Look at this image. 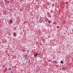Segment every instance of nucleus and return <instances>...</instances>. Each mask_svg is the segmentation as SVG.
Here are the masks:
<instances>
[{
	"mask_svg": "<svg viewBox=\"0 0 73 73\" xmlns=\"http://www.w3.org/2000/svg\"><path fill=\"white\" fill-rule=\"evenodd\" d=\"M43 22V19H42L40 18L39 20V23H41Z\"/></svg>",
	"mask_w": 73,
	"mask_h": 73,
	"instance_id": "nucleus-1",
	"label": "nucleus"
},
{
	"mask_svg": "<svg viewBox=\"0 0 73 73\" xmlns=\"http://www.w3.org/2000/svg\"><path fill=\"white\" fill-rule=\"evenodd\" d=\"M40 54V53L38 54L37 53H36V55H34V57H36V56H39Z\"/></svg>",
	"mask_w": 73,
	"mask_h": 73,
	"instance_id": "nucleus-2",
	"label": "nucleus"
},
{
	"mask_svg": "<svg viewBox=\"0 0 73 73\" xmlns=\"http://www.w3.org/2000/svg\"><path fill=\"white\" fill-rule=\"evenodd\" d=\"M13 35L14 37H15V36H17L16 33L15 32H14L13 33Z\"/></svg>",
	"mask_w": 73,
	"mask_h": 73,
	"instance_id": "nucleus-3",
	"label": "nucleus"
},
{
	"mask_svg": "<svg viewBox=\"0 0 73 73\" xmlns=\"http://www.w3.org/2000/svg\"><path fill=\"white\" fill-rule=\"evenodd\" d=\"M62 70L63 71H65L66 70V67H63V68Z\"/></svg>",
	"mask_w": 73,
	"mask_h": 73,
	"instance_id": "nucleus-4",
	"label": "nucleus"
},
{
	"mask_svg": "<svg viewBox=\"0 0 73 73\" xmlns=\"http://www.w3.org/2000/svg\"><path fill=\"white\" fill-rule=\"evenodd\" d=\"M9 23L10 24H12V20H11L10 21H9Z\"/></svg>",
	"mask_w": 73,
	"mask_h": 73,
	"instance_id": "nucleus-5",
	"label": "nucleus"
},
{
	"mask_svg": "<svg viewBox=\"0 0 73 73\" xmlns=\"http://www.w3.org/2000/svg\"><path fill=\"white\" fill-rule=\"evenodd\" d=\"M25 59H26V60H27V61H28V60H29V58H25Z\"/></svg>",
	"mask_w": 73,
	"mask_h": 73,
	"instance_id": "nucleus-6",
	"label": "nucleus"
},
{
	"mask_svg": "<svg viewBox=\"0 0 73 73\" xmlns=\"http://www.w3.org/2000/svg\"><path fill=\"white\" fill-rule=\"evenodd\" d=\"M7 70V68H5V72H6Z\"/></svg>",
	"mask_w": 73,
	"mask_h": 73,
	"instance_id": "nucleus-7",
	"label": "nucleus"
},
{
	"mask_svg": "<svg viewBox=\"0 0 73 73\" xmlns=\"http://www.w3.org/2000/svg\"><path fill=\"white\" fill-rule=\"evenodd\" d=\"M60 63L61 64H64V62H62V61H61L60 62Z\"/></svg>",
	"mask_w": 73,
	"mask_h": 73,
	"instance_id": "nucleus-8",
	"label": "nucleus"
},
{
	"mask_svg": "<svg viewBox=\"0 0 73 73\" xmlns=\"http://www.w3.org/2000/svg\"><path fill=\"white\" fill-rule=\"evenodd\" d=\"M53 62H54L55 64L56 63V62L55 60H54L53 61Z\"/></svg>",
	"mask_w": 73,
	"mask_h": 73,
	"instance_id": "nucleus-9",
	"label": "nucleus"
},
{
	"mask_svg": "<svg viewBox=\"0 0 73 73\" xmlns=\"http://www.w3.org/2000/svg\"><path fill=\"white\" fill-rule=\"evenodd\" d=\"M9 70H11V68H9Z\"/></svg>",
	"mask_w": 73,
	"mask_h": 73,
	"instance_id": "nucleus-10",
	"label": "nucleus"
},
{
	"mask_svg": "<svg viewBox=\"0 0 73 73\" xmlns=\"http://www.w3.org/2000/svg\"><path fill=\"white\" fill-rule=\"evenodd\" d=\"M13 29H14V30H16V27H14Z\"/></svg>",
	"mask_w": 73,
	"mask_h": 73,
	"instance_id": "nucleus-11",
	"label": "nucleus"
},
{
	"mask_svg": "<svg viewBox=\"0 0 73 73\" xmlns=\"http://www.w3.org/2000/svg\"><path fill=\"white\" fill-rule=\"evenodd\" d=\"M51 21H48V22H49L48 23H51Z\"/></svg>",
	"mask_w": 73,
	"mask_h": 73,
	"instance_id": "nucleus-12",
	"label": "nucleus"
},
{
	"mask_svg": "<svg viewBox=\"0 0 73 73\" xmlns=\"http://www.w3.org/2000/svg\"><path fill=\"white\" fill-rule=\"evenodd\" d=\"M28 55H25V56L26 57H28Z\"/></svg>",
	"mask_w": 73,
	"mask_h": 73,
	"instance_id": "nucleus-13",
	"label": "nucleus"
},
{
	"mask_svg": "<svg viewBox=\"0 0 73 73\" xmlns=\"http://www.w3.org/2000/svg\"><path fill=\"white\" fill-rule=\"evenodd\" d=\"M29 52V50H28L27 51V53H28Z\"/></svg>",
	"mask_w": 73,
	"mask_h": 73,
	"instance_id": "nucleus-14",
	"label": "nucleus"
},
{
	"mask_svg": "<svg viewBox=\"0 0 73 73\" xmlns=\"http://www.w3.org/2000/svg\"><path fill=\"white\" fill-rule=\"evenodd\" d=\"M5 3H7V1H5Z\"/></svg>",
	"mask_w": 73,
	"mask_h": 73,
	"instance_id": "nucleus-15",
	"label": "nucleus"
},
{
	"mask_svg": "<svg viewBox=\"0 0 73 73\" xmlns=\"http://www.w3.org/2000/svg\"><path fill=\"white\" fill-rule=\"evenodd\" d=\"M52 5H53V6H54V4H52Z\"/></svg>",
	"mask_w": 73,
	"mask_h": 73,
	"instance_id": "nucleus-16",
	"label": "nucleus"
},
{
	"mask_svg": "<svg viewBox=\"0 0 73 73\" xmlns=\"http://www.w3.org/2000/svg\"><path fill=\"white\" fill-rule=\"evenodd\" d=\"M11 72V73H13V72H12V71Z\"/></svg>",
	"mask_w": 73,
	"mask_h": 73,
	"instance_id": "nucleus-17",
	"label": "nucleus"
},
{
	"mask_svg": "<svg viewBox=\"0 0 73 73\" xmlns=\"http://www.w3.org/2000/svg\"><path fill=\"white\" fill-rule=\"evenodd\" d=\"M7 2H8V3H9V1H7Z\"/></svg>",
	"mask_w": 73,
	"mask_h": 73,
	"instance_id": "nucleus-18",
	"label": "nucleus"
},
{
	"mask_svg": "<svg viewBox=\"0 0 73 73\" xmlns=\"http://www.w3.org/2000/svg\"><path fill=\"white\" fill-rule=\"evenodd\" d=\"M2 20H4V19H3Z\"/></svg>",
	"mask_w": 73,
	"mask_h": 73,
	"instance_id": "nucleus-19",
	"label": "nucleus"
},
{
	"mask_svg": "<svg viewBox=\"0 0 73 73\" xmlns=\"http://www.w3.org/2000/svg\"><path fill=\"white\" fill-rule=\"evenodd\" d=\"M22 70V72H23V70Z\"/></svg>",
	"mask_w": 73,
	"mask_h": 73,
	"instance_id": "nucleus-20",
	"label": "nucleus"
}]
</instances>
